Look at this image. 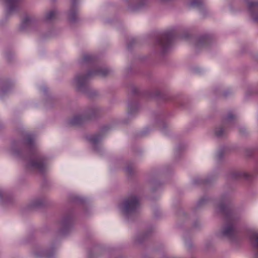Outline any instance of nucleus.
Wrapping results in <instances>:
<instances>
[{"instance_id": "nucleus-2", "label": "nucleus", "mask_w": 258, "mask_h": 258, "mask_svg": "<svg viewBox=\"0 0 258 258\" xmlns=\"http://www.w3.org/2000/svg\"><path fill=\"white\" fill-rule=\"evenodd\" d=\"M107 73L106 69H98L93 71L89 72L87 75L81 76L77 75L75 79V82L76 85L79 87L80 85L83 84L86 81L87 78L92 75H98L100 76H104Z\"/></svg>"}, {"instance_id": "nucleus-12", "label": "nucleus", "mask_w": 258, "mask_h": 258, "mask_svg": "<svg viewBox=\"0 0 258 258\" xmlns=\"http://www.w3.org/2000/svg\"><path fill=\"white\" fill-rule=\"evenodd\" d=\"M202 2V0H191L190 5L193 7L199 6Z\"/></svg>"}, {"instance_id": "nucleus-7", "label": "nucleus", "mask_w": 258, "mask_h": 258, "mask_svg": "<svg viewBox=\"0 0 258 258\" xmlns=\"http://www.w3.org/2000/svg\"><path fill=\"white\" fill-rule=\"evenodd\" d=\"M250 238L253 244L258 248V232H252Z\"/></svg>"}, {"instance_id": "nucleus-23", "label": "nucleus", "mask_w": 258, "mask_h": 258, "mask_svg": "<svg viewBox=\"0 0 258 258\" xmlns=\"http://www.w3.org/2000/svg\"><path fill=\"white\" fill-rule=\"evenodd\" d=\"M6 91V90H5V89H4V90H3V89H2L1 90L0 89V94H1V93H2V92H3V91Z\"/></svg>"}, {"instance_id": "nucleus-16", "label": "nucleus", "mask_w": 258, "mask_h": 258, "mask_svg": "<svg viewBox=\"0 0 258 258\" xmlns=\"http://www.w3.org/2000/svg\"><path fill=\"white\" fill-rule=\"evenodd\" d=\"M91 58V57L90 55H85L84 57V61H89V60H90Z\"/></svg>"}, {"instance_id": "nucleus-10", "label": "nucleus", "mask_w": 258, "mask_h": 258, "mask_svg": "<svg viewBox=\"0 0 258 258\" xmlns=\"http://www.w3.org/2000/svg\"><path fill=\"white\" fill-rule=\"evenodd\" d=\"M31 21V18L29 16H26L23 20L21 28V29H24L25 26L28 24V23Z\"/></svg>"}, {"instance_id": "nucleus-20", "label": "nucleus", "mask_w": 258, "mask_h": 258, "mask_svg": "<svg viewBox=\"0 0 258 258\" xmlns=\"http://www.w3.org/2000/svg\"><path fill=\"white\" fill-rule=\"evenodd\" d=\"M43 256L46 257V258H50L51 257V255L48 253H45L44 254H43Z\"/></svg>"}, {"instance_id": "nucleus-3", "label": "nucleus", "mask_w": 258, "mask_h": 258, "mask_svg": "<svg viewBox=\"0 0 258 258\" xmlns=\"http://www.w3.org/2000/svg\"><path fill=\"white\" fill-rule=\"evenodd\" d=\"M235 234V230L232 225H227L223 229L222 235L228 238L232 237Z\"/></svg>"}, {"instance_id": "nucleus-15", "label": "nucleus", "mask_w": 258, "mask_h": 258, "mask_svg": "<svg viewBox=\"0 0 258 258\" xmlns=\"http://www.w3.org/2000/svg\"><path fill=\"white\" fill-rule=\"evenodd\" d=\"M252 17L254 21H258V14L252 13Z\"/></svg>"}, {"instance_id": "nucleus-18", "label": "nucleus", "mask_w": 258, "mask_h": 258, "mask_svg": "<svg viewBox=\"0 0 258 258\" xmlns=\"http://www.w3.org/2000/svg\"><path fill=\"white\" fill-rule=\"evenodd\" d=\"M206 41V39H202V40H200L199 41V42H198V44L197 45H200L201 44L205 43V42Z\"/></svg>"}, {"instance_id": "nucleus-21", "label": "nucleus", "mask_w": 258, "mask_h": 258, "mask_svg": "<svg viewBox=\"0 0 258 258\" xmlns=\"http://www.w3.org/2000/svg\"><path fill=\"white\" fill-rule=\"evenodd\" d=\"M40 203H38V202H35L33 204V206H37L38 205H39Z\"/></svg>"}, {"instance_id": "nucleus-11", "label": "nucleus", "mask_w": 258, "mask_h": 258, "mask_svg": "<svg viewBox=\"0 0 258 258\" xmlns=\"http://www.w3.org/2000/svg\"><path fill=\"white\" fill-rule=\"evenodd\" d=\"M56 13L54 11H51L49 12L45 16V19L47 20H51L53 17L55 16Z\"/></svg>"}, {"instance_id": "nucleus-9", "label": "nucleus", "mask_w": 258, "mask_h": 258, "mask_svg": "<svg viewBox=\"0 0 258 258\" xmlns=\"http://www.w3.org/2000/svg\"><path fill=\"white\" fill-rule=\"evenodd\" d=\"M258 7V1L256 0L251 1L248 3V8L250 11L253 9H256Z\"/></svg>"}, {"instance_id": "nucleus-8", "label": "nucleus", "mask_w": 258, "mask_h": 258, "mask_svg": "<svg viewBox=\"0 0 258 258\" xmlns=\"http://www.w3.org/2000/svg\"><path fill=\"white\" fill-rule=\"evenodd\" d=\"M33 140L34 139L32 135H27L24 140L25 144L28 146H31L33 144Z\"/></svg>"}, {"instance_id": "nucleus-25", "label": "nucleus", "mask_w": 258, "mask_h": 258, "mask_svg": "<svg viewBox=\"0 0 258 258\" xmlns=\"http://www.w3.org/2000/svg\"><path fill=\"white\" fill-rule=\"evenodd\" d=\"M35 254H36V256H37V257L40 256L39 254L38 253H36Z\"/></svg>"}, {"instance_id": "nucleus-13", "label": "nucleus", "mask_w": 258, "mask_h": 258, "mask_svg": "<svg viewBox=\"0 0 258 258\" xmlns=\"http://www.w3.org/2000/svg\"><path fill=\"white\" fill-rule=\"evenodd\" d=\"M223 131L221 128L217 129L215 131V134L218 136H220L223 135Z\"/></svg>"}, {"instance_id": "nucleus-26", "label": "nucleus", "mask_w": 258, "mask_h": 258, "mask_svg": "<svg viewBox=\"0 0 258 258\" xmlns=\"http://www.w3.org/2000/svg\"><path fill=\"white\" fill-rule=\"evenodd\" d=\"M126 170H127V171L129 172V171H128V169H126Z\"/></svg>"}, {"instance_id": "nucleus-22", "label": "nucleus", "mask_w": 258, "mask_h": 258, "mask_svg": "<svg viewBox=\"0 0 258 258\" xmlns=\"http://www.w3.org/2000/svg\"><path fill=\"white\" fill-rule=\"evenodd\" d=\"M91 142H92V143H95V140H94V139H93V138L91 139Z\"/></svg>"}, {"instance_id": "nucleus-5", "label": "nucleus", "mask_w": 258, "mask_h": 258, "mask_svg": "<svg viewBox=\"0 0 258 258\" xmlns=\"http://www.w3.org/2000/svg\"><path fill=\"white\" fill-rule=\"evenodd\" d=\"M85 119V117L83 115L75 116L71 120V123L77 125L81 123Z\"/></svg>"}, {"instance_id": "nucleus-6", "label": "nucleus", "mask_w": 258, "mask_h": 258, "mask_svg": "<svg viewBox=\"0 0 258 258\" xmlns=\"http://www.w3.org/2000/svg\"><path fill=\"white\" fill-rule=\"evenodd\" d=\"M17 0H6L8 5V10L9 13L11 12L16 7Z\"/></svg>"}, {"instance_id": "nucleus-24", "label": "nucleus", "mask_w": 258, "mask_h": 258, "mask_svg": "<svg viewBox=\"0 0 258 258\" xmlns=\"http://www.w3.org/2000/svg\"><path fill=\"white\" fill-rule=\"evenodd\" d=\"M70 15H72V18L71 19L73 20V14L72 12L70 13Z\"/></svg>"}, {"instance_id": "nucleus-17", "label": "nucleus", "mask_w": 258, "mask_h": 258, "mask_svg": "<svg viewBox=\"0 0 258 258\" xmlns=\"http://www.w3.org/2000/svg\"><path fill=\"white\" fill-rule=\"evenodd\" d=\"M234 118V115L232 113H229L227 117V120H230Z\"/></svg>"}, {"instance_id": "nucleus-4", "label": "nucleus", "mask_w": 258, "mask_h": 258, "mask_svg": "<svg viewBox=\"0 0 258 258\" xmlns=\"http://www.w3.org/2000/svg\"><path fill=\"white\" fill-rule=\"evenodd\" d=\"M29 166L31 167L37 169L41 172L43 171L45 167L44 164L40 160L31 161L29 164Z\"/></svg>"}, {"instance_id": "nucleus-1", "label": "nucleus", "mask_w": 258, "mask_h": 258, "mask_svg": "<svg viewBox=\"0 0 258 258\" xmlns=\"http://www.w3.org/2000/svg\"><path fill=\"white\" fill-rule=\"evenodd\" d=\"M139 205V199L136 196H131L124 201L120 208L124 214H127L135 211Z\"/></svg>"}, {"instance_id": "nucleus-14", "label": "nucleus", "mask_w": 258, "mask_h": 258, "mask_svg": "<svg viewBox=\"0 0 258 258\" xmlns=\"http://www.w3.org/2000/svg\"><path fill=\"white\" fill-rule=\"evenodd\" d=\"M138 2H139L140 4L135 7V9H138L141 7V6L143 5L145 0H138Z\"/></svg>"}, {"instance_id": "nucleus-19", "label": "nucleus", "mask_w": 258, "mask_h": 258, "mask_svg": "<svg viewBox=\"0 0 258 258\" xmlns=\"http://www.w3.org/2000/svg\"><path fill=\"white\" fill-rule=\"evenodd\" d=\"M159 43L162 46H164L165 45V42L163 40H159Z\"/></svg>"}]
</instances>
